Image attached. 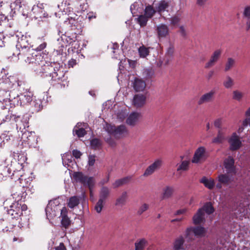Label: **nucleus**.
<instances>
[{
    "label": "nucleus",
    "mask_w": 250,
    "mask_h": 250,
    "mask_svg": "<svg viewBox=\"0 0 250 250\" xmlns=\"http://www.w3.org/2000/svg\"><path fill=\"white\" fill-rule=\"evenodd\" d=\"M64 24L66 25H69L71 28L72 33L70 35L69 33L65 32V34H62L61 37L57 39L58 48L56 50L58 54H62L64 49L68 45H72V43L75 40H77V35L80 34L82 31L78 21L72 17H69L67 18V21H64Z\"/></svg>",
    "instance_id": "nucleus-1"
},
{
    "label": "nucleus",
    "mask_w": 250,
    "mask_h": 250,
    "mask_svg": "<svg viewBox=\"0 0 250 250\" xmlns=\"http://www.w3.org/2000/svg\"><path fill=\"white\" fill-rule=\"evenodd\" d=\"M7 212V214L12 219H18L20 218L19 227L21 228H29L30 216L25 204L14 202L10 205Z\"/></svg>",
    "instance_id": "nucleus-2"
},
{
    "label": "nucleus",
    "mask_w": 250,
    "mask_h": 250,
    "mask_svg": "<svg viewBox=\"0 0 250 250\" xmlns=\"http://www.w3.org/2000/svg\"><path fill=\"white\" fill-rule=\"evenodd\" d=\"M24 84V82L20 81L16 76H2L0 78V102L7 101L9 89L13 87L21 88Z\"/></svg>",
    "instance_id": "nucleus-3"
},
{
    "label": "nucleus",
    "mask_w": 250,
    "mask_h": 250,
    "mask_svg": "<svg viewBox=\"0 0 250 250\" xmlns=\"http://www.w3.org/2000/svg\"><path fill=\"white\" fill-rule=\"evenodd\" d=\"M106 131L110 136H112L116 139H120L126 136L128 134V130L125 125H120L118 126L107 124L105 127ZM105 141L111 146L116 145L115 141L111 138L110 136L105 137Z\"/></svg>",
    "instance_id": "nucleus-4"
},
{
    "label": "nucleus",
    "mask_w": 250,
    "mask_h": 250,
    "mask_svg": "<svg viewBox=\"0 0 250 250\" xmlns=\"http://www.w3.org/2000/svg\"><path fill=\"white\" fill-rule=\"evenodd\" d=\"M29 115L27 114L21 116L17 113L13 114L11 112H8V114L2 119V121L16 123L17 129H19L21 132H22L29 127Z\"/></svg>",
    "instance_id": "nucleus-5"
},
{
    "label": "nucleus",
    "mask_w": 250,
    "mask_h": 250,
    "mask_svg": "<svg viewBox=\"0 0 250 250\" xmlns=\"http://www.w3.org/2000/svg\"><path fill=\"white\" fill-rule=\"evenodd\" d=\"M54 67H55L54 69L50 76L53 84L56 85L58 88H60L67 87L68 85L67 77L65 76V72L62 67L58 63H56Z\"/></svg>",
    "instance_id": "nucleus-6"
},
{
    "label": "nucleus",
    "mask_w": 250,
    "mask_h": 250,
    "mask_svg": "<svg viewBox=\"0 0 250 250\" xmlns=\"http://www.w3.org/2000/svg\"><path fill=\"white\" fill-rule=\"evenodd\" d=\"M44 57L39 65L34 68V72L42 77H50L57 62H50L48 54H45Z\"/></svg>",
    "instance_id": "nucleus-7"
},
{
    "label": "nucleus",
    "mask_w": 250,
    "mask_h": 250,
    "mask_svg": "<svg viewBox=\"0 0 250 250\" xmlns=\"http://www.w3.org/2000/svg\"><path fill=\"white\" fill-rule=\"evenodd\" d=\"M17 38V43L16 44V48L19 50L18 56L24 54L27 52H32L33 50L31 49L33 45L31 46V37L29 35H22L21 33H18L16 35Z\"/></svg>",
    "instance_id": "nucleus-8"
},
{
    "label": "nucleus",
    "mask_w": 250,
    "mask_h": 250,
    "mask_svg": "<svg viewBox=\"0 0 250 250\" xmlns=\"http://www.w3.org/2000/svg\"><path fill=\"white\" fill-rule=\"evenodd\" d=\"M32 52H27L24 55H27L25 62L27 64L30 65L31 68L34 71V68L38 66L39 64L44 59L45 54H48V52L45 51L42 52V54L40 53L35 52L32 49Z\"/></svg>",
    "instance_id": "nucleus-9"
},
{
    "label": "nucleus",
    "mask_w": 250,
    "mask_h": 250,
    "mask_svg": "<svg viewBox=\"0 0 250 250\" xmlns=\"http://www.w3.org/2000/svg\"><path fill=\"white\" fill-rule=\"evenodd\" d=\"M62 207L58 200H50L45 209L47 219L50 221L61 213Z\"/></svg>",
    "instance_id": "nucleus-10"
},
{
    "label": "nucleus",
    "mask_w": 250,
    "mask_h": 250,
    "mask_svg": "<svg viewBox=\"0 0 250 250\" xmlns=\"http://www.w3.org/2000/svg\"><path fill=\"white\" fill-rule=\"evenodd\" d=\"M73 178L76 182L82 184L84 187H87L92 193V190L95 185L94 178L92 177H87L81 172H75L73 174Z\"/></svg>",
    "instance_id": "nucleus-11"
},
{
    "label": "nucleus",
    "mask_w": 250,
    "mask_h": 250,
    "mask_svg": "<svg viewBox=\"0 0 250 250\" xmlns=\"http://www.w3.org/2000/svg\"><path fill=\"white\" fill-rule=\"evenodd\" d=\"M26 187L17 186L12 189V196L15 202L23 203L27 195Z\"/></svg>",
    "instance_id": "nucleus-12"
},
{
    "label": "nucleus",
    "mask_w": 250,
    "mask_h": 250,
    "mask_svg": "<svg viewBox=\"0 0 250 250\" xmlns=\"http://www.w3.org/2000/svg\"><path fill=\"white\" fill-rule=\"evenodd\" d=\"M21 139L29 147H35L37 144V139L35 133L33 131H27L26 129L22 132Z\"/></svg>",
    "instance_id": "nucleus-13"
},
{
    "label": "nucleus",
    "mask_w": 250,
    "mask_h": 250,
    "mask_svg": "<svg viewBox=\"0 0 250 250\" xmlns=\"http://www.w3.org/2000/svg\"><path fill=\"white\" fill-rule=\"evenodd\" d=\"M17 0L13 3H9L5 0H0V13L8 15L10 18H13L15 14L14 4H16Z\"/></svg>",
    "instance_id": "nucleus-14"
},
{
    "label": "nucleus",
    "mask_w": 250,
    "mask_h": 250,
    "mask_svg": "<svg viewBox=\"0 0 250 250\" xmlns=\"http://www.w3.org/2000/svg\"><path fill=\"white\" fill-rule=\"evenodd\" d=\"M17 0L13 3H9L5 0H0V13L8 15L10 18H13L15 14L14 4H16Z\"/></svg>",
    "instance_id": "nucleus-15"
},
{
    "label": "nucleus",
    "mask_w": 250,
    "mask_h": 250,
    "mask_svg": "<svg viewBox=\"0 0 250 250\" xmlns=\"http://www.w3.org/2000/svg\"><path fill=\"white\" fill-rule=\"evenodd\" d=\"M208 154L204 146L199 147L195 151L191 162L192 163L198 164L206 161Z\"/></svg>",
    "instance_id": "nucleus-16"
},
{
    "label": "nucleus",
    "mask_w": 250,
    "mask_h": 250,
    "mask_svg": "<svg viewBox=\"0 0 250 250\" xmlns=\"http://www.w3.org/2000/svg\"><path fill=\"white\" fill-rule=\"evenodd\" d=\"M30 14L31 16H33V17L36 19L45 18L47 16L44 10L43 4L41 3H38L37 4L33 5Z\"/></svg>",
    "instance_id": "nucleus-17"
},
{
    "label": "nucleus",
    "mask_w": 250,
    "mask_h": 250,
    "mask_svg": "<svg viewBox=\"0 0 250 250\" xmlns=\"http://www.w3.org/2000/svg\"><path fill=\"white\" fill-rule=\"evenodd\" d=\"M228 142L229 145V149L231 151L238 150L242 145L239 136L235 132L232 133L229 138Z\"/></svg>",
    "instance_id": "nucleus-18"
},
{
    "label": "nucleus",
    "mask_w": 250,
    "mask_h": 250,
    "mask_svg": "<svg viewBox=\"0 0 250 250\" xmlns=\"http://www.w3.org/2000/svg\"><path fill=\"white\" fill-rule=\"evenodd\" d=\"M155 31L159 39L166 38L169 35V28L167 25L164 23L157 25Z\"/></svg>",
    "instance_id": "nucleus-19"
},
{
    "label": "nucleus",
    "mask_w": 250,
    "mask_h": 250,
    "mask_svg": "<svg viewBox=\"0 0 250 250\" xmlns=\"http://www.w3.org/2000/svg\"><path fill=\"white\" fill-rule=\"evenodd\" d=\"M222 53V50L221 49L215 50L211 55L210 58L208 62H207L206 63L205 67L206 68H208L214 65L215 63L217 62V61L219 60V58L221 56Z\"/></svg>",
    "instance_id": "nucleus-20"
},
{
    "label": "nucleus",
    "mask_w": 250,
    "mask_h": 250,
    "mask_svg": "<svg viewBox=\"0 0 250 250\" xmlns=\"http://www.w3.org/2000/svg\"><path fill=\"white\" fill-rule=\"evenodd\" d=\"M174 51L175 47L174 45L171 42H169V45L166 49L164 59L165 65L168 64L169 62L172 61L174 58Z\"/></svg>",
    "instance_id": "nucleus-21"
},
{
    "label": "nucleus",
    "mask_w": 250,
    "mask_h": 250,
    "mask_svg": "<svg viewBox=\"0 0 250 250\" xmlns=\"http://www.w3.org/2000/svg\"><path fill=\"white\" fill-rule=\"evenodd\" d=\"M33 94L29 91H26L23 93H21L19 99V105H24L30 104L32 101Z\"/></svg>",
    "instance_id": "nucleus-22"
},
{
    "label": "nucleus",
    "mask_w": 250,
    "mask_h": 250,
    "mask_svg": "<svg viewBox=\"0 0 250 250\" xmlns=\"http://www.w3.org/2000/svg\"><path fill=\"white\" fill-rule=\"evenodd\" d=\"M131 82V85L135 91L142 92L145 89L146 83L142 79L135 77Z\"/></svg>",
    "instance_id": "nucleus-23"
},
{
    "label": "nucleus",
    "mask_w": 250,
    "mask_h": 250,
    "mask_svg": "<svg viewBox=\"0 0 250 250\" xmlns=\"http://www.w3.org/2000/svg\"><path fill=\"white\" fill-rule=\"evenodd\" d=\"M13 7H15V15H21L25 17H27L29 13L26 6L21 4V2L19 0H17L16 4H14Z\"/></svg>",
    "instance_id": "nucleus-24"
},
{
    "label": "nucleus",
    "mask_w": 250,
    "mask_h": 250,
    "mask_svg": "<svg viewBox=\"0 0 250 250\" xmlns=\"http://www.w3.org/2000/svg\"><path fill=\"white\" fill-rule=\"evenodd\" d=\"M162 162L160 159L156 160L153 163L147 167L143 174L144 176H147L153 173L155 171L160 167Z\"/></svg>",
    "instance_id": "nucleus-25"
},
{
    "label": "nucleus",
    "mask_w": 250,
    "mask_h": 250,
    "mask_svg": "<svg viewBox=\"0 0 250 250\" xmlns=\"http://www.w3.org/2000/svg\"><path fill=\"white\" fill-rule=\"evenodd\" d=\"M20 94L17 93L15 90L14 89L13 90H9L8 94V98L9 102L10 104L12 105H19V98L20 97Z\"/></svg>",
    "instance_id": "nucleus-26"
},
{
    "label": "nucleus",
    "mask_w": 250,
    "mask_h": 250,
    "mask_svg": "<svg viewBox=\"0 0 250 250\" xmlns=\"http://www.w3.org/2000/svg\"><path fill=\"white\" fill-rule=\"evenodd\" d=\"M214 94L215 92L213 90H211L202 95L198 101V104L201 105L211 102L213 100Z\"/></svg>",
    "instance_id": "nucleus-27"
},
{
    "label": "nucleus",
    "mask_w": 250,
    "mask_h": 250,
    "mask_svg": "<svg viewBox=\"0 0 250 250\" xmlns=\"http://www.w3.org/2000/svg\"><path fill=\"white\" fill-rule=\"evenodd\" d=\"M67 210L66 207H62V209L60 213V218L61 220V225L65 228H67L70 223V220L67 216Z\"/></svg>",
    "instance_id": "nucleus-28"
},
{
    "label": "nucleus",
    "mask_w": 250,
    "mask_h": 250,
    "mask_svg": "<svg viewBox=\"0 0 250 250\" xmlns=\"http://www.w3.org/2000/svg\"><path fill=\"white\" fill-rule=\"evenodd\" d=\"M146 97L143 94H136L133 99V104L136 107L143 106L146 103Z\"/></svg>",
    "instance_id": "nucleus-29"
},
{
    "label": "nucleus",
    "mask_w": 250,
    "mask_h": 250,
    "mask_svg": "<svg viewBox=\"0 0 250 250\" xmlns=\"http://www.w3.org/2000/svg\"><path fill=\"white\" fill-rule=\"evenodd\" d=\"M224 164L228 173H232L235 171L234 160L232 157L229 156L226 159Z\"/></svg>",
    "instance_id": "nucleus-30"
},
{
    "label": "nucleus",
    "mask_w": 250,
    "mask_h": 250,
    "mask_svg": "<svg viewBox=\"0 0 250 250\" xmlns=\"http://www.w3.org/2000/svg\"><path fill=\"white\" fill-rule=\"evenodd\" d=\"M141 117V114L137 112L131 113L127 117L126 123L127 125L134 126L139 121Z\"/></svg>",
    "instance_id": "nucleus-31"
},
{
    "label": "nucleus",
    "mask_w": 250,
    "mask_h": 250,
    "mask_svg": "<svg viewBox=\"0 0 250 250\" xmlns=\"http://www.w3.org/2000/svg\"><path fill=\"white\" fill-rule=\"evenodd\" d=\"M127 198V192L126 191H123L121 194L117 198L115 203V206L121 207H123L125 205Z\"/></svg>",
    "instance_id": "nucleus-32"
},
{
    "label": "nucleus",
    "mask_w": 250,
    "mask_h": 250,
    "mask_svg": "<svg viewBox=\"0 0 250 250\" xmlns=\"http://www.w3.org/2000/svg\"><path fill=\"white\" fill-rule=\"evenodd\" d=\"M204 215L203 209H199L197 213L193 217V223L195 225L201 223L204 219Z\"/></svg>",
    "instance_id": "nucleus-33"
},
{
    "label": "nucleus",
    "mask_w": 250,
    "mask_h": 250,
    "mask_svg": "<svg viewBox=\"0 0 250 250\" xmlns=\"http://www.w3.org/2000/svg\"><path fill=\"white\" fill-rule=\"evenodd\" d=\"M62 158L63 165L65 167H67V168L69 169L68 167L70 166V164L72 163L73 162V156L71 154L69 153H66L62 155Z\"/></svg>",
    "instance_id": "nucleus-34"
},
{
    "label": "nucleus",
    "mask_w": 250,
    "mask_h": 250,
    "mask_svg": "<svg viewBox=\"0 0 250 250\" xmlns=\"http://www.w3.org/2000/svg\"><path fill=\"white\" fill-rule=\"evenodd\" d=\"M12 137L9 132L5 131L0 135V149L3 148L6 143L9 141Z\"/></svg>",
    "instance_id": "nucleus-35"
},
{
    "label": "nucleus",
    "mask_w": 250,
    "mask_h": 250,
    "mask_svg": "<svg viewBox=\"0 0 250 250\" xmlns=\"http://www.w3.org/2000/svg\"><path fill=\"white\" fill-rule=\"evenodd\" d=\"M0 172H2L4 176H6L7 177H10L11 179H13V177L17 173L14 171V173H13L12 175H10L11 172V167H9V166H6L5 164L0 166Z\"/></svg>",
    "instance_id": "nucleus-36"
},
{
    "label": "nucleus",
    "mask_w": 250,
    "mask_h": 250,
    "mask_svg": "<svg viewBox=\"0 0 250 250\" xmlns=\"http://www.w3.org/2000/svg\"><path fill=\"white\" fill-rule=\"evenodd\" d=\"M174 188L172 186H166L163 189L162 198L163 199H168L172 196L174 192Z\"/></svg>",
    "instance_id": "nucleus-37"
},
{
    "label": "nucleus",
    "mask_w": 250,
    "mask_h": 250,
    "mask_svg": "<svg viewBox=\"0 0 250 250\" xmlns=\"http://www.w3.org/2000/svg\"><path fill=\"white\" fill-rule=\"evenodd\" d=\"M168 6V2L165 0H162L156 4L155 9L157 12L161 13L165 11Z\"/></svg>",
    "instance_id": "nucleus-38"
},
{
    "label": "nucleus",
    "mask_w": 250,
    "mask_h": 250,
    "mask_svg": "<svg viewBox=\"0 0 250 250\" xmlns=\"http://www.w3.org/2000/svg\"><path fill=\"white\" fill-rule=\"evenodd\" d=\"M200 182L204 185V186L209 189H212L215 186L214 180L212 178H207L203 177L201 180Z\"/></svg>",
    "instance_id": "nucleus-39"
},
{
    "label": "nucleus",
    "mask_w": 250,
    "mask_h": 250,
    "mask_svg": "<svg viewBox=\"0 0 250 250\" xmlns=\"http://www.w3.org/2000/svg\"><path fill=\"white\" fill-rule=\"evenodd\" d=\"M13 225L8 223L7 220H0V230L3 231H11L12 230Z\"/></svg>",
    "instance_id": "nucleus-40"
},
{
    "label": "nucleus",
    "mask_w": 250,
    "mask_h": 250,
    "mask_svg": "<svg viewBox=\"0 0 250 250\" xmlns=\"http://www.w3.org/2000/svg\"><path fill=\"white\" fill-rule=\"evenodd\" d=\"M110 193V190L106 187H103L100 191L99 199L104 202Z\"/></svg>",
    "instance_id": "nucleus-41"
},
{
    "label": "nucleus",
    "mask_w": 250,
    "mask_h": 250,
    "mask_svg": "<svg viewBox=\"0 0 250 250\" xmlns=\"http://www.w3.org/2000/svg\"><path fill=\"white\" fill-rule=\"evenodd\" d=\"M131 176H126L123 178L118 179L116 180L115 182L113 184V186L114 188H116L120 186H123L124 185L127 184L131 180Z\"/></svg>",
    "instance_id": "nucleus-42"
},
{
    "label": "nucleus",
    "mask_w": 250,
    "mask_h": 250,
    "mask_svg": "<svg viewBox=\"0 0 250 250\" xmlns=\"http://www.w3.org/2000/svg\"><path fill=\"white\" fill-rule=\"evenodd\" d=\"M184 239L182 236L177 238L173 243V249L174 250H180L183 249Z\"/></svg>",
    "instance_id": "nucleus-43"
},
{
    "label": "nucleus",
    "mask_w": 250,
    "mask_h": 250,
    "mask_svg": "<svg viewBox=\"0 0 250 250\" xmlns=\"http://www.w3.org/2000/svg\"><path fill=\"white\" fill-rule=\"evenodd\" d=\"M154 70L151 68H145L143 69L142 75L146 80H151L154 76Z\"/></svg>",
    "instance_id": "nucleus-44"
},
{
    "label": "nucleus",
    "mask_w": 250,
    "mask_h": 250,
    "mask_svg": "<svg viewBox=\"0 0 250 250\" xmlns=\"http://www.w3.org/2000/svg\"><path fill=\"white\" fill-rule=\"evenodd\" d=\"M42 103V102L41 99H35L34 100H32L30 104L34 108L35 111L38 112L42 109L43 105Z\"/></svg>",
    "instance_id": "nucleus-45"
},
{
    "label": "nucleus",
    "mask_w": 250,
    "mask_h": 250,
    "mask_svg": "<svg viewBox=\"0 0 250 250\" xmlns=\"http://www.w3.org/2000/svg\"><path fill=\"white\" fill-rule=\"evenodd\" d=\"M80 198L77 196L71 197L68 200V206L71 208H73L77 206L80 203Z\"/></svg>",
    "instance_id": "nucleus-46"
},
{
    "label": "nucleus",
    "mask_w": 250,
    "mask_h": 250,
    "mask_svg": "<svg viewBox=\"0 0 250 250\" xmlns=\"http://www.w3.org/2000/svg\"><path fill=\"white\" fill-rule=\"evenodd\" d=\"M147 242L144 238L137 240L135 243V250H144Z\"/></svg>",
    "instance_id": "nucleus-47"
},
{
    "label": "nucleus",
    "mask_w": 250,
    "mask_h": 250,
    "mask_svg": "<svg viewBox=\"0 0 250 250\" xmlns=\"http://www.w3.org/2000/svg\"><path fill=\"white\" fill-rule=\"evenodd\" d=\"M102 141L97 138L93 139L90 141L91 147L95 150H99L102 148Z\"/></svg>",
    "instance_id": "nucleus-48"
},
{
    "label": "nucleus",
    "mask_w": 250,
    "mask_h": 250,
    "mask_svg": "<svg viewBox=\"0 0 250 250\" xmlns=\"http://www.w3.org/2000/svg\"><path fill=\"white\" fill-rule=\"evenodd\" d=\"M138 53L141 58H145L149 54V48L142 45L138 48Z\"/></svg>",
    "instance_id": "nucleus-49"
},
{
    "label": "nucleus",
    "mask_w": 250,
    "mask_h": 250,
    "mask_svg": "<svg viewBox=\"0 0 250 250\" xmlns=\"http://www.w3.org/2000/svg\"><path fill=\"white\" fill-rule=\"evenodd\" d=\"M156 12H157L156 10H155L152 6L148 5L145 8L144 15L150 19L154 16Z\"/></svg>",
    "instance_id": "nucleus-50"
},
{
    "label": "nucleus",
    "mask_w": 250,
    "mask_h": 250,
    "mask_svg": "<svg viewBox=\"0 0 250 250\" xmlns=\"http://www.w3.org/2000/svg\"><path fill=\"white\" fill-rule=\"evenodd\" d=\"M192 232L194 233V235H195L197 237H201L203 236L205 233V229L202 227H191Z\"/></svg>",
    "instance_id": "nucleus-51"
},
{
    "label": "nucleus",
    "mask_w": 250,
    "mask_h": 250,
    "mask_svg": "<svg viewBox=\"0 0 250 250\" xmlns=\"http://www.w3.org/2000/svg\"><path fill=\"white\" fill-rule=\"evenodd\" d=\"M71 46L72 48H73L72 51L77 53L81 51L83 49V47H81V41H78L77 39V40H75V41L72 43Z\"/></svg>",
    "instance_id": "nucleus-52"
},
{
    "label": "nucleus",
    "mask_w": 250,
    "mask_h": 250,
    "mask_svg": "<svg viewBox=\"0 0 250 250\" xmlns=\"http://www.w3.org/2000/svg\"><path fill=\"white\" fill-rule=\"evenodd\" d=\"M73 133L79 137H83L86 134V131L83 128H79L76 125L73 129Z\"/></svg>",
    "instance_id": "nucleus-53"
},
{
    "label": "nucleus",
    "mask_w": 250,
    "mask_h": 250,
    "mask_svg": "<svg viewBox=\"0 0 250 250\" xmlns=\"http://www.w3.org/2000/svg\"><path fill=\"white\" fill-rule=\"evenodd\" d=\"M148 18L145 15H140L137 18V22L142 27L145 26L147 22Z\"/></svg>",
    "instance_id": "nucleus-54"
},
{
    "label": "nucleus",
    "mask_w": 250,
    "mask_h": 250,
    "mask_svg": "<svg viewBox=\"0 0 250 250\" xmlns=\"http://www.w3.org/2000/svg\"><path fill=\"white\" fill-rule=\"evenodd\" d=\"M224 140V134L220 130L218 131V134L216 137L212 140V143L219 144L221 143Z\"/></svg>",
    "instance_id": "nucleus-55"
},
{
    "label": "nucleus",
    "mask_w": 250,
    "mask_h": 250,
    "mask_svg": "<svg viewBox=\"0 0 250 250\" xmlns=\"http://www.w3.org/2000/svg\"><path fill=\"white\" fill-rule=\"evenodd\" d=\"M47 43L43 41L41 43H40L37 47L33 48H31V49H34L33 51L35 52H37L40 53L39 52L42 51L44 52L43 50L46 47ZM46 51L45 50L44 52Z\"/></svg>",
    "instance_id": "nucleus-56"
},
{
    "label": "nucleus",
    "mask_w": 250,
    "mask_h": 250,
    "mask_svg": "<svg viewBox=\"0 0 250 250\" xmlns=\"http://www.w3.org/2000/svg\"><path fill=\"white\" fill-rule=\"evenodd\" d=\"M218 180L219 182L226 185L229 182V176L226 174H221L218 176Z\"/></svg>",
    "instance_id": "nucleus-57"
},
{
    "label": "nucleus",
    "mask_w": 250,
    "mask_h": 250,
    "mask_svg": "<svg viewBox=\"0 0 250 250\" xmlns=\"http://www.w3.org/2000/svg\"><path fill=\"white\" fill-rule=\"evenodd\" d=\"M201 209H203L204 213L205 211L208 214H210L214 211L213 208L210 203H206Z\"/></svg>",
    "instance_id": "nucleus-58"
},
{
    "label": "nucleus",
    "mask_w": 250,
    "mask_h": 250,
    "mask_svg": "<svg viewBox=\"0 0 250 250\" xmlns=\"http://www.w3.org/2000/svg\"><path fill=\"white\" fill-rule=\"evenodd\" d=\"M234 84L233 80L229 76L226 77V80L223 82V85L226 88H231Z\"/></svg>",
    "instance_id": "nucleus-59"
},
{
    "label": "nucleus",
    "mask_w": 250,
    "mask_h": 250,
    "mask_svg": "<svg viewBox=\"0 0 250 250\" xmlns=\"http://www.w3.org/2000/svg\"><path fill=\"white\" fill-rule=\"evenodd\" d=\"M192 231L190 227L187 228L186 230V238L189 241L194 239V237L196 236Z\"/></svg>",
    "instance_id": "nucleus-60"
},
{
    "label": "nucleus",
    "mask_w": 250,
    "mask_h": 250,
    "mask_svg": "<svg viewBox=\"0 0 250 250\" xmlns=\"http://www.w3.org/2000/svg\"><path fill=\"white\" fill-rule=\"evenodd\" d=\"M189 162L188 161H183L178 166L177 171L182 170L186 171L188 169Z\"/></svg>",
    "instance_id": "nucleus-61"
},
{
    "label": "nucleus",
    "mask_w": 250,
    "mask_h": 250,
    "mask_svg": "<svg viewBox=\"0 0 250 250\" xmlns=\"http://www.w3.org/2000/svg\"><path fill=\"white\" fill-rule=\"evenodd\" d=\"M235 60L231 58H229L225 65V71H229L233 66Z\"/></svg>",
    "instance_id": "nucleus-62"
},
{
    "label": "nucleus",
    "mask_w": 250,
    "mask_h": 250,
    "mask_svg": "<svg viewBox=\"0 0 250 250\" xmlns=\"http://www.w3.org/2000/svg\"><path fill=\"white\" fill-rule=\"evenodd\" d=\"M104 202L99 199L95 206V209L98 213L101 212L104 207Z\"/></svg>",
    "instance_id": "nucleus-63"
},
{
    "label": "nucleus",
    "mask_w": 250,
    "mask_h": 250,
    "mask_svg": "<svg viewBox=\"0 0 250 250\" xmlns=\"http://www.w3.org/2000/svg\"><path fill=\"white\" fill-rule=\"evenodd\" d=\"M232 98L237 101H240L243 96V93L238 90H234L233 91Z\"/></svg>",
    "instance_id": "nucleus-64"
}]
</instances>
